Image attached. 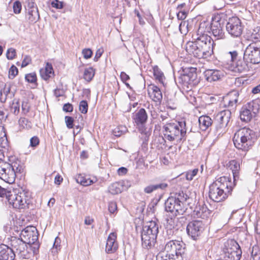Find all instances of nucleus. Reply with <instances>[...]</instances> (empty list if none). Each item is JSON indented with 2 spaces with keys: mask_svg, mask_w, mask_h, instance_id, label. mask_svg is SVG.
I'll use <instances>...</instances> for the list:
<instances>
[{
  "mask_svg": "<svg viewBox=\"0 0 260 260\" xmlns=\"http://www.w3.org/2000/svg\"><path fill=\"white\" fill-rule=\"evenodd\" d=\"M205 23H201L198 30V37L196 40L188 42L186 45V51L199 58H206L213 52V41L210 36L205 33Z\"/></svg>",
  "mask_w": 260,
  "mask_h": 260,
  "instance_id": "nucleus-1",
  "label": "nucleus"
},
{
  "mask_svg": "<svg viewBox=\"0 0 260 260\" xmlns=\"http://www.w3.org/2000/svg\"><path fill=\"white\" fill-rule=\"evenodd\" d=\"M232 183L226 177L219 178L209 186V197L213 202L224 201L232 191Z\"/></svg>",
  "mask_w": 260,
  "mask_h": 260,
  "instance_id": "nucleus-2",
  "label": "nucleus"
},
{
  "mask_svg": "<svg viewBox=\"0 0 260 260\" xmlns=\"http://www.w3.org/2000/svg\"><path fill=\"white\" fill-rule=\"evenodd\" d=\"M164 135L166 139L177 143L184 142L186 139L187 127L185 120L167 123L163 126Z\"/></svg>",
  "mask_w": 260,
  "mask_h": 260,
  "instance_id": "nucleus-3",
  "label": "nucleus"
},
{
  "mask_svg": "<svg viewBox=\"0 0 260 260\" xmlns=\"http://www.w3.org/2000/svg\"><path fill=\"white\" fill-rule=\"evenodd\" d=\"M187 199L188 196L183 191L169 197L165 203L166 211L175 216L183 215L186 209L185 202Z\"/></svg>",
  "mask_w": 260,
  "mask_h": 260,
  "instance_id": "nucleus-4",
  "label": "nucleus"
},
{
  "mask_svg": "<svg viewBox=\"0 0 260 260\" xmlns=\"http://www.w3.org/2000/svg\"><path fill=\"white\" fill-rule=\"evenodd\" d=\"M23 167L20 161L9 163L0 160V179L12 184L14 182L17 173H21Z\"/></svg>",
  "mask_w": 260,
  "mask_h": 260,
  "instance_id": "nucleus-5",
  "label": "nucleus"
},
{
  "mask_svg": "<svg viewBox=\"0 0 260 260\" xmlns=\"http://www.w3.org/2000/svg\"><path fill=\"white\" fill-rule=\"evenodd\" d=\"M158 233V225L154 221L147 222L143 226L141 233L142 247L146 249H150L156 241Z\"/></svg>",
  "mask_w": 260,
  "mask_h": 260,
  "instance_id": "nucleus-6",
  "label": "nucleus"
},
{
  "mask_svg": "<svg viewBox=\"0 0 260 260\" xmlns=\"http://www.w3.org/2000/svg\"><path fill=\"white\" fill-rule=\"evenodd\" d=\"M253 132L250 128L244 127L239 129L236 132L233 137L235 146L244 151H248L253 144Z\"/></svg>",
  "mask_w": 260,
  "mask_h": 260,
  "instance_id": "nucleus-7",
  "label": "nucleus"
},
{
  "mask_svg": "<svg viewBox=\"0 0 260 260\" xmlns=\"http://www.w3.org/2000/svg\"><path fill=\"white\" fill-rule=\"evenodd\" d=\"M31 200V193L28 190H22L17 192L13 189L8 202L14 208L21 210L28 208Z\"/></svg>",
  "mask_w": 260,
  "mask_h": 260,
  "instance_id": "nucleus-8",
  "label": "nucleus"
},
{
  "mask_svg": "<svg viewBox=\"0 0 260 260\" xmlns=\"http://www.w3.org/2000/svg\"><path fill=\"white\" fill-rule=\"evenodd\" d=\"M19 237L26 245L31 246L34 252H36L38 249H39L38 233L36 227L27 226L21 231Z\"/></svg>",
  "mask_w": 260,
  "mask_h": 260,
  "instance_id": "nucleus-9",
  "label": "nucleus"
},
{
  "mask_svg": "<svg viewBox=\"0 0 260 260\" xmlns=\"http://www.w3.org/2000/svg\"><path fill=\"white\" fill-rule=\"evenodd\" d=\"M223 251L230 260H240L241 257L240 246L234 239H230L224 243Z\"/></svg>",
  "mask_w": 260,
  "mask_h": 260,
  "instance_id": "nucleus-10",
  "label": "nucleus"
},
{
  "mask_svg": "<svg viewBox=\"0 0 260 260\" xmlns=\"http://www.w3.org/2000/svg\"><path fill=\"white\" fill-rule=\"evenodd\" d=\"M183 243L179 241L170 240L166 242L164 251L166 253L172 254L178 260H184L185 255Z\"/></svg>",
  "mask_w": 260,
  "mask_h": 260,
  "instance_id": "nucleus-11",
  "label": "nucleus"
},
{
  "mask_svg": "<svg viewBox=\"0 0 260 260\" xmlns=\"http://www.w3.org/2000/svg\"><path fill=\"white\" fill-rule=\"evenodd\" d=\"M244 58L252 64L260 63V43H250L245 50Z\"/></svg>",
  "mask_w": 260,
  "mask_h": 260,
  "instance_id": "nucleus-12",
  "label": "nucleus"
},
{
  "mask_svg": "<svg viewBox=\"0 0 260 260\" xmlns=\"http://www.w3.org/2000/svg\"><path fill=\"white\" fill-rule=\"evenodd\" d=\"M197 68L193 67L185 68L183 70V73L180 74L178 78L180 83L183 85L189 87L195 85L197 83Z\"/></svg>",
  "mask_w": 260,
  "mask_h": 260,
  "instance_id": "nucleus-13",
  "label": "nucleus"
},
{
  "mask_svg": "<svg viewBox=\"0 0 260 260\" xmlns=\"http://www.w3.org/2000/svg\"><path fill=\"white\" fill-rule=\"evenodd\" d=\"M225 27L229 34L233 37L238 38L242 35L244 26L241 19L234 16L229 18Z\"/></svg>",
  "mask_w": 260,
  "mask_h": 260,
  "instance_id": "nucleus-14",
  "label": "nucleus"
},
{
  "mask_svg": "<svg viewBox=\"0 0 260 260\" xmlns=\"http://www.w3.org/2000/svg\"><path fill=\"white\" fill-rule=\"evenodd\" d=\"M231 116V110H224L218 113L215 117L216 122V128L219 134L223 132V128H225L230 121Z\"/></svg>",
  "mask_w": 260,
  "mask_h": 260,
  "instance_id": "nucleus-15",
  "label": "nucleus"
},
{
  "mask_svg": "<svg viewBox=\"0 0 260 260\" xmlns=\"http://www.w3.org/2000/svg\"><path fill=\"white\" fill-rule=\"evenodd\" d=\"M229 54L230 55L231 61L232 62L231 70L235 72L242 73L247 71L248 69L247 62L245 59H239L236 62L235 61L237 59L238 53L236 51L229 52Z\"/></svg>",
  "mask_w": 260,
  "mask_h": 260,
  "instance_id": "nucleus-16",
  "label": "nucleus"
},
{
  "mask_svg": "<svg viewBox=\"0 0 260 260\" xmlns=\"http://www.w3.org/2000/svg\"><path fill=\"white\" fill-rule=\"evenodd\" d=\"M204 230V224L202 221L199 220H193L188 224L186 231L188 235L193 239H196L201 235Z\"/></svg>",
  "mask_w": 260,
  "mask_h": 260,
  "instance_id": "nucleus-17",
  "label": "nucleus"
},
{
  "mask_svg": "<svg viewBox=\"0 0 260 260\" xmlns=\"http://www.w3.org/2000/svg\"><path fill=\"white\" fill-rule=\"evenodd\" d=\"M211 30L213 36L215 40L223 39L225 38L224 32L223 29V26L219 21H214L210 26L208 27L207 30Z\"/></svg>",
  "mask_w": 260,
  "mask_h": 260,
  "instance_id": "nucleus-18",
  "label": "nucleus"
},
{
  "mask_svg": "<svg viewBox=\"0 0 260 260\" xmlns=\"http://www.w3.org/2000/svg\"><path fill=\"white\" fill-rule=\"evenodd\" d=\"M116 239L117 234L115 232L111 233L109 235L105 248L107 253H113L117 250L118 245Z\"/></svg>",
  "mask_w": 260,
  "mask_h": 260,
  "instance_id": "nucleus-19",
  "label": "nucleus"
},
{
  "mask_svg": "<svg viewBox=\"0 0 260 260\" xmlns=\"http://www.w3.org/2000/svg\"><path fill=\"white\" fill-rule=\"evenodd\" d=\"M10 249L13 250L14 254L20 252L21 250L25 248L26 244L23 242V240L19 237L18 238L15 236H12L10 240Z\"/></svg>",
  "mask_w": 260,
  "mask_h": 260,
  "instance_id": "nucleus-20",
  "label": "nucleus"
},
{
  "mask_svg": "<svg viewBox=\"0 0 260 260\" xmlns=\"http://www.w3.org/2000/svg\"><path fill=\"white\" fill-rule=\"evenodd\" d=\"M134 122L137 126L144 125L148 119V115L144 108L140 109L133 116Z\"/></svg>",
  "mask_w": 260,
  "mask_h": 260,
  "instance_id": "nucleus-21",
  "label": "nucleus"
},
{
  "mask_svg": "<svg viewBox=\"0 0 260 260\" xmlns=\"http://www.w3.org/2000/svg\"><path fill=\"white\" fill-rule=\"evenodd\" d=\"M239 93L238 90H235L231 91L224 100L225 105L231 110L234 109L238 101Z\"/></svg>",
  "mask_w": 260,
  "mask_h": 260,
  "instance_id": "nucleus-22",
  "label": "nucleus"
},
{
  "mask_svg": "<svg viewBox=\"0 0 260 260\" xmlns=\"http://www.w3.org/2000/svg\"><path fill=\"white\" fill-rule=\"evenodd\" d=\"M210 215V211L207 207L203 205L197 206L192 213V216L194 218H201L205 219L208 218Z\"/></svg>",
  "mask_w": 260,
  "mask_h": 260,
  "instance_id": "nucleus-23",
  "label": "nucleus"
},
{
  "mask_svg": "<svg viewBox=\"0 0 260 260\" xmlns=\"http://www.w3.org/2000/svg\"><path fill=\"white\" fill-rule=\"evenodd\" d=\"M204 74L206 80L210 82L218 81L223 76L221 71L213 69L206 70Z\"/></svg>",
  "mask_w": 260,
  "mask_h": 260,
  "instance_id": "nucleus-24",
  "label": "nucleus"
},
{
  "mask_svg": "<svg viewBox=\"0 0 260 260\" xmlns=\"http://www.w3.org/2000/svg\"><path fill=\"white\" fill-rule=\"evenodd\" d=\"M15 254L10 247L5 244H0V260H14Z\"/></svg>",
  "mask_w": 260,
  "mask_h": 260,
  "instance_id": "nucleus-25",
  "label": "nucleus"
},
{
  "mask_svg": "<svg viewBox=\"0 0 260 260\" xmlns=\"http://www.w3.org/2000/svg\"><path fill=\"white\" fill-rule=\"evenodd\" d=\"M39 249H38L36 252H34L31 246L26 245L25 248L23 250H21L20 252H18L17 254L19 256L20 258L22 259H29L31 256L37 254L39 253Z\"/></svg>",
  "mask_w": 260,
  "mask_h": 260,
  "instance_id": "nucleus-26",
  "label": "nucleus"
},
{
  "mask_svg": "<svg viewBox=\"0 0 260 260\" xmlns=\"http://www.w3.org/2000/svg\"><path fill=\"white\" fill-rule=\"evenodd\" d=\"M199 123L200 128L205 131L212 125L213 121L209 116L202 115L199 118Z\"/></svg>",
  "mask_w": 260,
  "mask_h": 260,
  "instance_id": "nucleus-27",
  "label": "nucleus"
},
{
  "mask_svg": "<svg viewBox=\"0 0 260 260\" xmlns=\"http://www.w3.org/2000/svg\"><path fill=\"white\" fill-rule=\"evenodd\" d=\"M123 182H116L109 186V192L112 194H117L121 193L123 189Z\"/></svg>",
  "mask_w": 260,
  "mask_h": 260,
  "instance_id": "nucleus-28",
  "label": "nucleus"
},
{
  "mask_svg": "<svg viewBox=\"0 0 260 260\" xmlns=\"http://www.w3.org/2000/svg\"><path fill=\"white\" fill-rule=\"evenodd\" d=\"M246 107L255 116L260 110V100L256 99L250 102Z\"/></svg>",
  "mask_w": 260,
  "mask_h": 260,
  "instance_id": "nucleus-29",
  "label": "nucleus"
},
{
  "mask_svg": "<svg viewBox=\"0 0 260 260\" xmlns=\"http://www.w3.org/2000/svg\"><path fill=\"white\" fill-rule=\"evenodd\" d=\"M229 167L232 170L234 182L239 179V173L240 170V164L235 160L230 161Z\"/></svg>",
  "mask_w": 260,
  "mask_h": 260,
  "instance_id": "nucleus-30",
  "label": "nucleus"
},
{
  "mask_svg": "<svg viewBox=\"0 0 260 260\" xmlns=\"http://www.w3.org/2000/svg\"><path fill=\"white\" fill-rule=\"evenodd\" d=\"M151 89L152 91H149V94L152 100L156 102L160 101L162 95L160 89L157 86L153 85Z\"/></svg>",
  "mask_w": 260,
  "mask_h": 260,
  "instance_id": "nucleus-31",
  "label": "nucleus"
},
{
  "mask_svg": "<svg viewBox=\"0 0 260 260\" xmlns=\"http://www.w3.org/2000/svg\"><path fill=\"white\" fill-rule=\"evenodd\" d=\"M53 74V69L51 64L47 63L45 69L40 70V75L41 77L45 80L49 79L51 75Z\"/></svg>",
  "mask_w": 260,
  "mask_h": 260,
  "instance_id": "nucleus-32",
  "label": "nucleus"
},
{
  "mask_svg": "<svg viewBox=\"0 0 260 260\" xmlns=\"http://www.w3.org/2000/svg\"><path fill=\"white\" fill-rule=\"evenodd\" d=\"M168 186L167 183H161L157 184L150 185L144 188V192L146 193H150L154 190L158 189H164Z\"/></svg>",
  "mask_w": 260,
  "mask_h": 260,
  "instance_id": "nucleus-33",
  "label": "nucleus"
},
{
  "mask_svg": "<svg viewBox=\"0 0 260 260\" xmlns=\"http://www.w3.org/2000/svg\"><path fill=\"white\" fill-rule=\"evenodd\" d=\"M26 17L30 23H36L40 19L38 10L26 11Z\"/></svg>",
  "mask_w": 260,
  "mask_h": 260,
  "instance_id": "nucleus-34",
  "label": "nucleus"
},
{
  "mask_svg": "<svg viewBox=\"0 0 260 260\" xmlns=\"http://www.w3.org/2000/svg\"><path fill=\"white\" fill-rule=\"evenodd\" d=\"M153 76L155 79L157 80L160 83L164 84L165 80V77L163 72L157 66L153 67Z\"/></svg>",
  "mask_w": 260,
  "mask_h": 260,
  "instance_id": "nucleus-35",
  "label": "nucleus"
},
{
  "mask_svg": "<svg viewBox=\"0 0 260 260\" xmlns=\"http://www.w3.org/2000/svg\"><path fill=\"white\" fill-rule=\"evenodd\" d=\"M253 116H255L248 110V109L247 108V107L242 109L240 115L241 120L245 122H248L250 121Z\"/></svg>",
  "mask_w": 260,
  "mask_h": 260,
  "instance_id": "nucleus-36",
  "label": "nucleus"
},
{
  "mask_svg": "<svg viewBox=\"0 0 260 260\" xmlns=\"http://www.w3.org/2000/svg\"><path fill=\"white\" fill-rule=\"evenodd\" d=\"M8 144L5 128L3 126L0 125V146L6 148Z\"/></svg>",
  "mask_w": 260,
  "mask_h": 260,
  "instance_id": "nucleus-37",
  "label": "nucleus"
},
{
  "mask_svg": "<svg viewBox=\"0 0 260 260\" xmlns=\"http://www.w3.org/2000/svg\"><path fill=\"white\" fill-rule=\"evenodd\" d=\"M76 180L77 183H80L81 185L85 186H88L93 182V181L90 178H86V177L81 174L79 175L77 177Z\"/></svg>",
  "mask_w": 260,
  "mask_h": 260,
  "instance_id": "nucleus-38",
  "label": "nucleus"
},
{
  "mask_svg": "<svg viewBox=\"0 0 260 260\" xmlns=\"http://www.w3.org/2000/svg\"><path fill=\"white\" fill-rule=\"evenodd\" d=\"M156 260H175V256L172 254L166 253L160 251L156 256Z\"/></svg>",
  "mask_w": 260,
  "mask_h": 260,
  "instance_id": "nucleus-39",
  "label": "nucleus"
},
{
  "mask_svg": "<svg viewBox=\"0 0 260 260\" xmlns=\"http://www.w3.org/2000/svg\"><path fill=\"white\" fill-rule=\"evenodd\" d=\"M94 76V70L92 67L85 69L83 78L88 82L90 81Z\"/></svg>",
  "mask_w": 260,
  "mask_h": 260,
  "instance_id": "nucleus-40",
  "label": "nucleus"
},
{
  "mask_svg": "<svg viewBox=\"0 0 260 260\" xmlns=\"http://www.w3.org/2000/svg\"><path fill=\"white\" fill-rule=\"evenodd\" d=\"M18 123L19 126L23 129H29L31 127V123L25 118H20Z\"/></svg>",
  "mask_w": 260,
  "mask_h": 260,
  "instance_id": "nucleus-41",
  "label": "nucleus"
},
{
  "mask_svg": "<svg viewBox=\"0 0 260 260\" xmlns=\"http://www.w3.org/2000/svg\"><path fill=\"white\" fill-rule=\"evenodd\" d=\"M251 256L253 260H260V247L258 245H255L253 246Z\"/></svg>",
  "mask_w": 260,
  "mask_h": 260,
  "instance_id": "nucleus-42",
  "label": "nucleus"
},
{
  "mask_svg": "<svg viewBox=\"0 0 260 260\" xmlns=\"http://www.w3.org/2000/svg\"><path fill=\"white\" fill-rule=\"evenodd\" d=\"M12 191V190L3 188L0 185V198L2 199H6L8 201Z\"/></svg>",
  "mask_w": 260,
  "mask_h": 260,
  "instance_id": "nucleus-43",
  "label": "nucleus"
},
{
  "mask_svg": "<svg viewBox=\"0 0 260 260\" xmlns=\"http://www.w3.org/2000/svg\"><path fill=\"white\" fill-rule=\"evenodd\" d=\"M25 8L26 11L29 10L34 11L35 10H38V7L34 2V0H27Z\"/></svg>",
  "mask_w": 260,
  "mask_h": 260,
  "instance_id": "nucleus-44",
  "label": "nucleus"
},
{
  "mask_svg": "<svg viewBox=\"0 0 260 260\" xmlns=\"http://www.w3.org/2000/svg\"><path fill=\"white\" fill-rule=\"evenodd\" d=\"M25 79L28 82L31 83H35L37 80V76L35 73L26 74L25 76Z\"/></svg>",
  "mask_w": 260,
  "mask_h": 260,
  "instance_id": "nucleus-45",
  "label": "nucleus"
},
{
  "mask_svg": "<svg viewBox=\"0 0 260 260\" xmlns=\"http://www.w3.org/2000/svg\"><path fill=\"white\" fill-rule=\"evenodd\" d=\"M88 104L86 101L83 100L80 102L79 110L83 114H86L88 111Z\"/></svg>",
  "mask_w": 260,
  "mask_h": 260,
  "instance_id": "nucleus-46",
  "label": "nucleus"
},
{
  "mask_svg": "<svg viewBox=\"0 0 260 260\" xmlns=\"http://www.w3.org/2000/svg\"><path fill=\"white\" fill-rule=\"evenodd\" d=\"M11 111L15 115H17L19 114L20 111V104L18 102L16 103L13 102L12 103L11 107Z\"/></svg>",
  "mask_w": 260,
  "mask_h": 260,
  "instance_id": "nucleus-47",
  "label": "nucleus"
},
{
  "mask_svg": "<svg viewBox=\"0 0 260 260\" xmlns=\"http://www.w3.org/2000/svg\"><path fill=\"white\" fill-rule=\"evenodd\" d=\"M18 72V69L14 66L12 65L9 71V77L10 79H13Z\"/></svg>",
  "mask_w": 260,
  "mask_h": 260,
  "instance_id": "nucleus-48",
  "label": "nucleus"
},
{
  "mask_svg": "<svg viewBox=\"0 0 260 260\" xmlns=\"http://www.w3.org/2000/svg\"><path fill=\"white\" fill-rule=\"evenodd\" d=\"M199 170L198 169H194L193 170L187 172L186 178L188 180H192L193 177L197 174Z\"/></svg>",
  "mask_w": 260,
  "mask_h": 260,
  "instance_id": "nucleus-49",
  "label": "nucleus"
},
{
  "mask_svg": "<svg viewBox=\"0 0 260 260\" xmlns=\"http://www.w3.org/2000/svg\"><path fill=\"white\" fill-rule=\"evenodd\" d=\"M22 8L21 4L19 1H16L13 4V9L14 13L19 14L21 12Z\"/></svg>",
  "mask_w": 260,
  "mask_h": 260,
  "instance_id": "nucleus-50",
  "label": "nucleus"
},
{
  "mask_svg": "<svg viewBox=\"0 0 260 260\" xmlns=\"http://www.w3.org/2000/svg\"><path fill=\"white\" fill-rule=\"evenodd\" d=\"M7 58L9 60L14 59L16 56V50L11 48L8 49L6 53Z\"/></svg>",
  "mask_w": 260,
  "mask_h": 260,
  "instance_id": "nucleus-51",
  "label": "nucleus"
},
{
  "mask_svg": "<svg viewBox=\"0 0 260 260\" xmlns=\"http://www.w3.org/2000/svg\"><path fill=\"white\" fill-rule=\"evenodd\" d=\"M257 32L256 33L252 32L251 38L253 42L257 43V42L260 39V27H257ZM258 43H260L259 42Z\"/></svg>",
  "mask_w": 260,
  "mask_h": 260,
  "instance_id": "nucleus-52",
  "label": "nucleus"
},
{
  "mask_svg": "<svg viewBox=\"0 0 260 260\" xmlns=\"http://www.w3.org/2000/svg\"><path fill=\"white\" fill-rule=\"evenodd\" d=\"M65 122L68 128H72L74 126V119L73 117L69 116H65Z\"/></svg>",
  "mask_w": 260,
  "mask_h": 260,
  "instance_id": "nucleus-53",
  "label": "nucleus"
},
{
  "mask_svg": "<svg viewBox=\"0 0 260 260\" xmlns=\"http://www.w3.org/2000/svg\"><path fill=\"white\" fill-rule=\"evenodd\" d=\"M117 204L115 202L111 201L108 204V210L111 213H114L117 211Z\"/></svg>",
  "mask_w": 260,
  "mask_h": 260,
  "instance_id": "nucleus-54",
  "label": "nucleus"
},
{
  "mask_svg": "<svg viewBox=\"0 0 260 260\" xmlns=\"http://www.w3.org/2000/svg\"><path fill=\"white\" fill-rule=\"evenodd\" d=\"M40 143V140L37 136L32 137L30 140V146L36 148Z\"/></svg>",
  "mask_w": 260,
  "mask_h": 260,
  "instance_id": "nucleus-55",
  "label": "nucleus"
},
{
  "mask_svg": "<svg viewBox=\"0 0 260 260\" xmlns=\"http://www.w3.org/2000/svg\"><path fill=\"white\" fill-rule=\"evenodd\" d=\"M51 5L52 7L57 9H62L64 6L63 3L62 2H60L58 0H55L52 1L51 3Z\"/></svg>",
  "mask_w": 260,
  "mask_h": 260,
  "instance_id": "nucleus-56",
  "label": "nucleus"
},
{
  "mask_svg": "<svg viewBox=\"0 0 260 260\" xmlns=\"http://www.w3.org/2000/svg\"><path fill=\"white\" fill-rule=\"evenodd\" d=\"M178 12L177 14V16L178 19L179 20H184L187 15V12L185 10H177Z\"/></svg>",
  "mask_w": 260,
  "mask_h": 260,
  "instance_id": "nucleus-57",
  "label": "nucleus"
},
{
  "mask_svg": "<svg viewBox=\"0 0 260 260\" xmlns=\"http://www.w3.org/2000/svg\"><path fill=\"white\" fill-rule=\"evenodd\" d=\"M82 53L84 58L89 59L92 56V51L89 48L84 49L82 51Z\"/></svg>",
  "mask_w": 260,
  "mask_h": 260,
  "instance_id": "nucleus-58",
  "label": "nucleus"
},
{
  "mask_svg": "<svg viewBox=\"0 0 260 260\" xmlns=\"http://www.w3.org/2000/svg\"><path fill=\"white\" fill-rule=\"evenodd\" d=\"M3 95L4 96H6V101L9 96V94L10 93L11 90V86L9 85L5 84L4 87L2 88Z\"/></svg>",
  "mask_w": 260,
  "mask_h": 260,
  "instance_id": "nucleus-59",
  "label": "nucleus"
},
{
  "mask_svg": "<svg viewBox=\"0 0 260 260\" xmlns=\"http://www.w3.org/2000/svg\"><path fill=\"white\" fill-rule=\"evenodd\" d=\"M63 110L66 112H72L73 110V107L71 104H65L63 106Z\"/></svg>",
  "mask_w": 260,
  "mask_h": 260,
  "instance_id": "nucleus-60",
  "label": "nucleus"
},
{
  "mask_svg": "<svg viewBox=\"0 0 260 260\" xmlns=\"http://www.w3.org/2000/svg\"><path fill=\"white\" fill-rule=\"evenodd\" d=\"M31 61V59L29 56H25L21 63V67L24 68L27 66Z\"/></svg>",
  "mask_w": 260,
  "mask_h": 260,
  "instance_id": "nucleus-61",
  "label": "nucleus"
},
{
  "mask_svg": "<svg viewBox=\"0 0 260 260\" xmlns=\"http://www.w3.org/2000/svg\"><path fill=\"white\" fill-rule=\"evenodd\" d=\"M103 53V50L102 49H99L98 50H97L93 59L94 61H97L98 59L101 57Z\"/></svg>",
  "mask_w": 260,
  "mask_h": 260,
  "instance_id": "nucleus-62",
  "label": "nucleus"
},
{
  "mask_svg": "<svg viewBox=\"0 0 260 260\" xmlns=\"http://www.w3.org/2000/svg\"><path fill=\"white\" fill-rule=\"evenodd\" d=\"M120 78L123 83H125L126 81L129 79V77L125 72H122L120 74Z\"/></svg>",
  "mask_w": 260,
  "mask_h": 260,
  "instance_id": "nucleus-63",
  "label": "nucleus"
},
{
  "mask_svg": "<svg viewBox=\"0 0 260 260\" xmlns=\"http://www.w3.org/2000/svg\"><path fill=\"white\" fill-rule=\"evenodd\" d=\"M127 169L124 167H121L118 169L117 172L119 175H123L126 174Z\"/></svg>",
  "mask_w": 260,
  "mask_h": 260,
  "instance_id": "nucleus-64",
  "label": "nucleus"
}]
</instances>
